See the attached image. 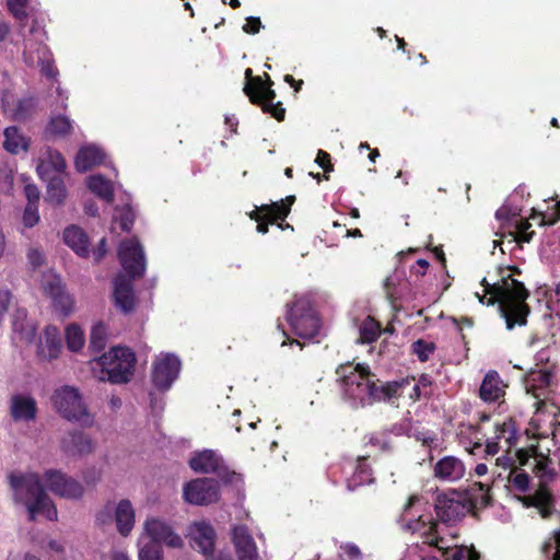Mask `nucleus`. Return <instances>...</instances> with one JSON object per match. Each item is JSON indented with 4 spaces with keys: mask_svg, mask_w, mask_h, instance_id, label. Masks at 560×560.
I'll list each match as a JSON object with an SVG mask.
<instances>
[{
    "mask_svg": "<svg viewBox=\"0 0 560 560\" xmlns=\"http://www.w3.org/2000/svg\"><path fill=\"white\" fill-rule=\"evenodd\" d=\"M540 553L545 560H560V526L545 537Z\"/></svg>",
    "mask_w": 560,
    "mask_h": 560,
    "instance_id": "38",
    "label": "nucleus"
},
{
    "mask_svg": "<svg viewBox=\"0 0 560 560\" xmlns=\"http://www.w3.org/2000/svg\"><path fill=\"white\" fill-rule=\"evenodd\" d=\"M182 362L173 353H160L152 363V383L161 392L168 390L179 376Z\"/></svg>",
    "mask_w": 560,
    "mask_h": 560,
    "instance_id": "12",
    "label": "nucleus"
},
{
    "mask_svg": "<svg viewBox=\"0 0 560 560\" xmlns=\"http://www.w3.org/2000/svg\"><path fill=\"white\" fill-rule=\"evenodd\" d=\"M337 374L342 378L341 386L345 398L354 407L371 405L380 400H390L395 393L398 390L404 393V389L408 388L404 385L380 383L361 364L341 366L337 370Z\"/></svg>",
    "mask_w": 560,
    "mask_h": 560,
    "instance_id": "5",
    "label": "nucleus"
},
{
    "mask_svg": "<svg viewBox=\"0 0 560 560\" xmlns=\"http://www.w3.org/2000/svg\"><path fill=\"white\" fill-rule=\"evenodd\" d=\"M245 75L248 79L244 91L253 104L261 106L265 113H269L277 120L284 118V108L281 103L275 104L276 93L271 89L272 81L266 75L267 81H262L260 77L252 78V70L246 69Z\"/></svg>",
    "mask_w": 560,
    "mask_h": 560,
    "instance_id": "9",
    "label": "nucleus"
},
{
    "mask_svg": "<svg viewBox=\"0 0 560 560\" xmlns=\"http://www.w3.org/2000/svg\"><path fill=\"white\" fill-rule=\"evenodd\" d=\"M261 28V22L259 18L249 16L246 19V23L243 25V31L248 34H256Z\"/></svg>",
    "mask_w": 560,
    "mask_h": 560,
    "instance_id": "58",
    "label": "nucleus"
},
{
    "mask_svg": "<svg viewBox=\"0 0 560 560\" xmlns=\"http://www.w3.org/2000/svg\"><path fill=\"white\" fill-rule=\"evenodd\" d=\"M11 339L15 347L23 348L30 346L35 340L37 326L36 323L27 317L25 308L15 307L11 314Z\"/></svg>",
    "mask_w": 560,
    "mask_h": 560,
    "instance_id": "16",
    "label": "nucleus"
},
{
    "mask_svg": "<svg viewBox=\"0 0 560 560\" xmlns=\"http://www.w3.org/2000/svg\"><path fill=\"white\" fill-rule=\"evenodd\" d=\"M71 129L72 121L63 115H57L51 117L47 127V131L50 135L59 137L68 135L71 131Z\"/></svg>",
    "mask_w": 560,
    "mask_h": 560,
    "instance_id": "46",
    "label": "nucleus"
},
{
    "mask_svg": "<svg viewBox=\"0 0 560 560\" xmlns=\"http://www.w3.org/2000/svg\"><path fill=\"white\" fill-rule=\"evenodd\" d=\"M289 213V206L283 203H272L271 206L256 207L255 210L249 212L250 219L255 220L257 231L261 234L268 232V224L278 220H284Z\"/></svg>",
    "mask_w": 560,
    "mask_h": 560,
    "instance_id": "23",
    "label": "nucleus"
},
{
    "mask_svg": "<svg viewBox=\"0 0 560 560\" xmlns=\"http://www.w3.org/2000/svg\"><path fill=\"white\" fill-rule=\"evenodd\" d=\"M495 466L502 467L504 470H508L509 472L511 471V469L517 468L515 466V460L509 455H504L497 458Z\"/></svg>",
    "mask_w": 560,
    "mask_h": 560,
    "instance_id": "61",
    "label": "nucleus"
},
{
    "mask_svg": "<svg viewBox=\"0 0 560 560\" xmlns=\"http://www.w3.org/2000/svg\"><path fill=\"white\" fill-rule=\"evenodd\" d=\"M61 451L68 456H85L94 452L95 441L80 431H72L60 442Z\"/></svg>",
    "mask_w": 560,
    "mask_h": 560,
    "instance_id": "22",
    "label": "nucleus"
},
{
    "mask_svg": "<svg viewBox=\"0 0 560 560\" xmlns=\"http://www.w3.org/2000/svg\"><path fill=\"white\" fill-rule=\"evenodd\" d=\"M3 149L11 154L25 153L30 148V138L15 126L3 130Z\"/></svg>",
    "mask_w": 560,
    "mask_h": 560,
    "instance_id": "34",
    "label": "nucleus"
},
{
    "mask_svg": "<svg viewBox=\"0 0 560 560\" xmlns=\"http://www.w3.org/2000/svg\"><path fill=\"white\" fill-rule=\"evenodd\" d=\"M115 520L118 533L121 536H128L136 521V513L131 502L127 499L120 500L118 503L108 502L97 513L96 521L106 525Z\"/></svg>",
    "mask_w": 560,
    "mask_h": 560,
    "instance_id": "11",
    "label": "nucleus"
},
{
    "mask_svg": "<svg viewBox=\"0 0 560 560\" xmlns=\"http://www.w3.org/2000/svg\"><path fill=\"white\" fill-rule=\"evenodd\" d=\"M434 509L441 522L455 523L470 511L471 504L465 495L452 492L439 495Z\"/></svg>",
    "mask_w": 560,
    "mask_h": 560,
    "instance_id": "14",
    "label": "nucleus"
},
{
    "mask_svg": "<svg viewBox=\"0 0 560 560\" xmlns=\"http://www.w3.org/2000/svg\"><path fill=\"white\" fill-rule=\"evenodd\" d=\"M556 211H555V217L552 219H548L546 220L545 218L542 219V223L544 224H555L558 220H560V201L556 203Z\"/></svg>",
    "mask_w": 560,
    "mask_h": 560,
    "instance_id": "63",
    "label": "nucleus"
},
{
    "mask_svg": "<svg viewBox=\"0 0 560 560\" xmlns=\"http://www.w3.org/2000/svg\"><path fill=\"white\" fill-rule=\"evenodd\" d=\"M381 334L380 324L372 318L366 316L359 326V341L362 343H371L377 339Z\"/></svg>",
    "mask_w": 560,
    "mask_h": 560,
    "instance_id": "39",
    "label": "nucleus"
},
{
    "mask_svg": "<svg viewBox=\"0 0 560 560\" xmlns=\"http://www.w3.org/2000/svg\"><path fill=\"white\" fill-rule=\"evenodd\" d=\"M108 336L107 327L103 323L93 325L90 336V345L95 351H101L106 345Z\"/></svg>",
    "mask_w": 560,
    "mask_h": 560,
    "instance_id": "47",
    "label": "nucleus"
},
{
    "mask_svg": "<svg viewBox=\"0 0 560 560\" xmlns=\"http://www.w3.org/2000/svg\"><path fill=\"white\" fill-rule=\"evenodd\" d=\"M432 548L423 544V541L421 544H412L407 548L401 560H439L429 552Z\"/></svg>",
    "mask_w": 560,
    "mask_h": 560,
    "instance_id": "43",
    "label": "nucleus"
},
{
    "mask_svg": "<svg viewBox=\"0 0 560 560\" xmlns=\"http://www.w3.org/2000/svg\"><path fill=\"white\" fill-rule=\"evenodd\" d=\"M187 537L192 548L205 557L211 556L214 549L215 533L209 523L205 521L194 522L188 528Z\"/></svg>",
    "mask_w": 560,
    "mask_h": 560,
    "instance_id": "18",
    "label": "nucleus"
},
{
    "mask_svg": "<svg viewBox=\"0 0 560 560\" xmlns=\"http://www.w3.org/2000/svg\"><path fill=\"white\" fill-rule=\"evenodd\" d=\"M190 468L200 474L218 471L222 466V458L211 450L195 454L189 460Z\"/></svg>",
    "mask_w": 560,
    "mask_h": 560,
    "instance_id": "33",
    "label": "nucleus"
},
{
    "mask_svg": "<svg viewBox=\"0 0 560 560\" xmlns=\"http://www.w3.org/2000/svg\"><path fill=\"white\" fill-rule=\"evenodd\" d=\"M140 537H145V541L158 546L164 544L171 548H182L184 545L182 537L174 532L172 526L158 517L145 520Z\"/></svg>",
    "mask_w": 560,
    "mask_h": 560,
    "instance_id": "15",
    "label": "nucleus"
},
{
    "mask_svg": "<svg viewBox=\"0 0 560 560\" xmlns=\"http://www.w3.org/2000/svg\"><path fill=\"white\" fill-rule=\"evenodd\" d=\"M51 402L56 411L69 421L80 422L82 424H91L93 418L88 411L86 405L78 388L63 385L56 388Z\"/></svg>",
    "mask_w": 560,
    "mask_h": 560,
    "instance_id": "8",
    "label": "nucleus"
},
{
    "mask_svg": "<svg viewBox=\"0 0 560 560\" xmlns=\"http://www.w3.org/2000/svg\"><path fill=\"white\" fill-rule=\"evenodd\" d=\"M13 294L7 287L0 285V322L13 304Z\"/></svg>",
    "mask_w": 560,
    "mask_h": 560,
    "instance_id": "56",
    "label": "nucleus"
},
{
    "mask_svg": "<svg viewBox=\"0 0 560 560\" xmlns=\"http://www.w3.org/2000/svg\"><path fill=\"white\" fill-rule=\"evenodd\" d=\"M24 195L27 199V203L38 205L40 192L36 185L26 183L24 186Z\"/></svg>",
    "mask_w": 560,
    "mask_h": 560,
    "instance_id": "57",
    "label": "nucleus"
},
{
    "mask_svg": "<svg viewBox=\"0 0 560 560\" xmlns=\"http://www.w3.org/2000/svg\"><path fill=\"white\" fill-rule=\"evenodd\" d=\"M10 411L15 421H32L36 417V401L28 394H16L11 398Z\"/></svg>",
    "mask_w": 560,
    "mask_h": 560,
    "instance_id": "28",
    "label": "nucleus"
},
{
    "mask_svg": "<svg viewBox=\"0 0 560 560\" xmlns=\"http://www.w3.org/2000/svg\"><path fill=\"white\" fill-rule=\"evenodd\" d=\"M9 480L15 500L26 506L30 520L38 515L57 520V509L44 488L65 499H80L84 492L79 481L56 469L46 470L43 479L35 472H14Z\"/></svg>",
    "mask_w": 560,
    "mask_h": 560,
    "instance_id": "1",
    "label": "nucleus"
},
{
    "mask_svg": "<svg viewBox=\"0 0 560 560\" xmlns=\"http://www.w3.org/2000/svg\"><path fill=\"white\" fill-rule=\"evenodd\" d=\"M315 162L325 171V172H330L332 171V165L330 164V155L323 151V150H319L317 152V156H316V160Z\"/></svg>",
    "mask_w": 560,
    "mask_h": 560,
    "instance_id": "59",
    "label": "nucleus"
},
{
    "mask_svg": "<svg viewBox=\"0 0 560 560\" xmlns=\"http://www.w3.org/2000/svg\"><path fill=\"white\" fill-rule=\"evenodd\" d=\"M38 205L27 203L22 215V223L25 228L32 229L39 222Z\"/></svg>",
    "mask_w": 560,
    "mask_h": 560,
    "instance_id": "52",
    "label": "nucleus"
},
{
    "mask_svg": "<svg viewBox=\"0 0 560 560\" xmlns=\"http://www.w3.org/2000/svg\"><path fill=\"white\" fill-rule=\"evenodd\" d=\"M86 186L98 198L109 202L113 199L114 184L101 174H93L86 178Z\"/></svg>",
    "mask_w": 560,
    "mask_h": 560,
    "instance_id": "36",
    "label": "nucleus"
},
{
    "mask_svg": "<svg viewBox=\"0 0 560 560\" xmlns=\"http://www.w3.org/2000/svg\"><path fill=\"white\" fill-rule=\"evenodd\" d=\"M33 38L25 39L23 59L26 66L39 67L43 74L55 78L57 70L52 65L51 54L45 45L46 33L43 30H32Z\"/></svg>",
    "mask_w": 560,
    "mask_h": 560,
    "instance_id": "10",
    "label": "nucleus"
},
{
    "mask_svg": "<svg viewBox=\"0 0 560 560\" xmlns=\"http://www.w3.org/2000/svg\"><path fill=\"white\" fill-rule=\"evenodd\" d=\"M534 462V471L540 479L547 481L552 478L553 469L550 467V460L547 457L536 456Z\"/></svg>",
    "mask_w": 560,
    "mask_h": 560,
    "instance_id": "50",
    "label": "nucleus"
},
{
    "mask_svg": "<svg viewBox=\"0 0 560 560\" xmlns=\"http://www.w3.org/2000/svg\"><path fill=\"white\" fill-rule=\"evenodd\" d=\"M411 430V424L409 420H404L400 423H396L392 427L390 432L395 435H409Z\"/></svg>",
    "mask_w": 560,
    "mask_h": 560,
    "instance_id": "60",
    "label": "nucleus"
},
{
    "mask_svg": "<svg viewBox=\"0 0 560 560\" xmlns=\"http://www.w3.org/2000/svg\"><path fill=\"white\" fill-rule=\"evenodd\" d=\"M1 102L4 114L14 120L25 119L34 107L32 98H19L10 92L2 95Z\"/></svg>",
    "mask_w": 560,
    "mask_h": 560,
    "instance_id": "29",
    "label": "nucleus"
},
{
    "mask_svg": "<svg viewBox=\"0 0 560 560\" xmlns=\"http://www.w3.org/2000/svg\"><path fill=\"white\" fill-rule=\"evenodd\" d=\"M40 288L49 298H52L65 290L60 277L51 270L42 276Z\"/></svg>",
    "mask_w": 560,
    "mask_h": 560,
    "instance_id": "41",
    "label": "nucleus"
},
{
    "mask_svg": "<svg viewBox=\"0 0 560 560\" xmlns=\"http://www.w3.org/2000/svg\"><path fill=\"white\" fill-rule=\"evenodd\" d=\"M61 349L59 329L54 325L46 326L37 343V355L43 360H54L59 357Z\"/></svg>",
    "mask_w": 560,
    "mask_h": 560,
    "instance_id": "24",
    "label": "nucleus"
},
{
    "mask_svg": "<svg viewBox=\"0 0 560 560\" xmlns=\"http://www.w3.org/2000/svg\"><path fill=\"white\" fill-rule=\"evenodd\" d=\"M345 472L350 475L347 478V487L354 490L362 485H369L373 481L372 470L365 457H359L354 462H348L345 466Z\"/></svg>",
    "mask_w": 560,
    "mask_h": 560,
    "instance_id": "25",
    "label": "nucleus"
},
{
    "mask_svg": "<svg viewBox=\"0 0 560 560\" xmlns=\"http://www.w3.org/2000/svg\"><path fill=\"white\" fill-rule=\"evenodd\" d=\"M8 8L13 16L22 20L27 15V9L32 5L33 0H7Z\"/></svg>",
    "mask_w": 560,
    "mask_h": 560,
    "instance_id": "53",
    "label": "nucleus"
},
{
    "mask_svg": "<svg viewBox=\"0 0 560 560\" xmlns=\"http://www.w3.org/2000/svg\"><path fill=\"white\" fill-rule=\"evenodd\" d=\"M26 258L28 265L33 268H39L45 264V254L39 247L32 246L27 249Z\"/></svg>",
    "mask_w": 560,
    "mask_h": 560,
    "instance_id": "55",
    "label": "nucleus"
},
{
    "mask_svg": "<svg viewBox=\"0 0 560 560\" xmlns=\"http://www.w3.org/2000/svg\"><path fill=\"white\" fill-rule=\"evenodd\" d=\"M287 320L299 338L319 341L324 336L322 320L308 298H298L288 310Z\"/></svg>",
    "mask_w": 560,
    "mask_h": 560,
    "instance_id": "7",
    "label": "nucleus"
},
{
    "mask_svg": "<svg viewBox=\"0 0 560 560\" xmlns=\"http://www.w3.org/2000/svg\"><path fill=\"white\" fill-rule=\"evenodd\" d=\"M387 385H404L408 386L407 389H404L405 392L401 393L398 390L393 395V397L396 396H408L411 400H417L422 395V389L420 388V384H416L415 378L412 380H402L401 382H395V383H387Z\"/></svg>",
    "mask_w": 560,
    "mask_h": 560,
    "instance_id": "48",
    "label": "nucleus"
},
{
    "mask_svg": "<svg viewBox=\"0 0 560 560\" xmlns=\"http://www.w3.org/2000/svg\"><path fill=\"white\" fill-rule=\"evenodd\" d=\"M62 238L66 245L69 246L78 256H89L90 240L80 226L70 225L66 228L62 233Z\"/></svg>",
    "mask_w": 560,
    "mask_h": 560,
    "instance_id": "32",
    "label": "nucleus"
},
{
    "mask_svg": "<svg viewBox=\"0 0 560 560\" xmlns=\"http://www.w3.org/2000/svg\"><path fill=\"white\" fill-rule=\"evenodd\" d=\"M139 560H162L160 546L145 541V537H139Z\"/></svg>",
    "mask_w": 560,
    "mask_h": 560,
    "instance_id": "45",
    "label": "nucleus"
},
{
    "mask_svg": "<svg viewBox=\"0 0 560 560\" xmlns=\"http://www.w3.org/2000/svg\"><path fill=\"white\" fill-rule=\"evenodd\" d=\"M44 180L47 182L45 200L55 206L62 205L68 195L62 176H57Z\"/></svg>",
    "mask_w": 560,
    "mask_h": 560,
    "instance_id": "37",
    "label": "nucleus"
},
{
    "mask_svg": "<svg viewBox=\"0 0 560 560\" xmlns=\"http://www.w3.org/2000/svg\"><path fill=\"white\" fill-rule=\"evenodd\" d=\"M66 167L67 164L61 153L51 148H46L38 158L36 172L42 179H48L62 176Z\"/></svg>",
    "mask_w": 560,
    "mask_h": 560,
    "instance_id": "20",
    "label": "nucleus"
},
{
    "mask_svg": "<svg viewBox=\"0 0 560 560\" xmlns=\"http://www.w3.org/2000/svg\"><path fill=\"white\" fill-rule=\"evenodd\" d=\"M118 258L126 275L114 278L112 299L119 312L129 314L137 304L132 281L141 278L147 268L144 250L137 238H130L120 243Z\"/></svg>",
    "mask_w": 560,
    "mask_h": 560,
    "instance_id": "4",
    "label": "nucleus"
},
{
    "mask_svg": "<svg viewBox=\"0 0 560 560\" xmlns=\"http://www.w3.org/2000/svg\"><path fill=\"white\" fill-rule=\"evenodd\" d=\"M219 497L220 488L214 479L197 478L183 487V498L189 504L208 505L217 502Z\"/></svg>",
    "mask_w": 560,
    "mask_h": 560,
    "instance_id": "13",
    "label": "nucleus"
},
{
    "mask_svg": "<svg viewBox=\"0 0 560 560\" xmlns=\"http://www.w3.org/2000/svg\"><path fill=\"white\" fill-rule=\"evenodd\" d=\"M481 285L482 292H476L475 296L482 304H499V312L505 322L506 329L512 330L516 325L526 324L529 314V307L526 304L528 291L522 282L509 276L493 284L482 279Z\"/></svg>",
    "mask_w": 560,
    "mask_h": 560,
    "instance_id": "3",
    "label": "nucleus"
},
{
    "mask_svg": "<svg viewBox=\"0 0 560 560\" xmlns=\"http://www.w3.org/2000/svg\"><path fill=\"white\" fill-rule=\"evenodd\" d=\"M506 384L498 372L489 371L480 385L479 397L486 402L500 401L505 395Z\"/></svg>",
    "mask_w": 560,
    "mask_h": 560,
    "instance_id": "27",
    "label": "nucleus"
},
{
    "mask_svg": "<svg viewBox=\"0 0 560 560\" xmlns=\"http://www.w3.org/2000/svg\"><path fill=\"white\" fill-rule=\"evenodd\" d=\"M434 350L435 345L432 341L419 339L412 343V351L421 362L428 361Z\"/></svg>",
    "mask_w": 560,
    "mask_h": 560,
    "instance_id": "49",
    "label": "nucleus"
},
{
    "mask_svg": "<svg viewBox=\"0 0 560 560\" xmlns=\"http://www.w3.org/2000/svg\"><path fill=\"white\" fill-rule=\"evenodd\" d=\"M434 477L440 480L454 482L465 476L464 463L455 456H444L434 465Z\"/></svg>",
    "mask_w": 560,
    "mask_h": 560,
    "instance_id": "26",
    "label": "nucleus"
},
{
    "mask_svg": "<svg viewBox=\"0 0 560 560\" xmlns=\"http://www.w3.org/2000/svg\"><path fill=\"white\" fill-rule=\"evenodd\" d=\"M517 500L524 508H533L542 518H549L555 513V500L549 489L541 485L533 494L520 495Z\"/></svg>",
    "mask_w": 560,
    "mask_h": 560,
    "instance_id": "21",
    "label": "nucleus"
},
{
    "mask_svg": "<svg viewBox=\"0 0 560 560\" xmlns=\"http://www.w3.org/2000/svg\"><path fill=\"white\" fill-rule=\"evenodd\" d=\"M121 405H122V401L118 396L112 395L108 398V407L110 408V410L116 411L121 407Z\"/></svg>",
    "mask_w": 560,
    "mask_h": 560,
    "instance_id": "62",
    "label": "nucleus"
},
{
    "mask_svg": "<svg viewBox=\"0 0 560 560\" xmlns=\"http://www.w3.org/2000/svg\"><path fill=\"white\" fill-rule=\"evenodd\" d=\"M110 560H131L129 555L121 550H116L112 553Z\"/></svg>",
    "mask_w": 560,
    "mask_h": 560,
    "instance_id": "64",
    "label": "nucleus"
},
{
    "mask_svg": "<svg viewBox=\"0 0 560 560\" xmlns=\"http://www.w3.org/2000/svg\"><path fill=\"white\" fill-rule=\"evenodd\" d=\"M50 299L55 311L62 317H68L73 312L74 301L65 290Z\"/></svg>",
    "mask_w": 560,
    "mask_h": 560,
    "instance_id": "44",
    "label": "nucleus"
},
{
    "mask_svg": "<svg viewBox=\"0 0 560 560\" xmlns=\"http://www.w3.org/2000/svg\"><path fill=\"white\" fill-rule=\"evenodd\" d=\"M67 347L72 352L80 351L85 343L84 332L78 324H69L65 329Z\"/></svg>",
    "mask_w": 560,
    "mask_h": 560,
    "instance_id": "40",
    "label": "nucleus"
},
{
    "mask_svg": "<svg viewBox=\"0 0 560 560\" xmlns=\"http://www.w3.org/2000/svg\"><path fill=\"white\" fill-rule=\"evenodd\" d=\"M106 153L104 150L93 143L82 145L75 156L74 165L77 171L86 172L88 170L104 162Z\"/></svg>",
    "mask_w": 560,
    "mask_h": 560,
    "instance_id": "30",
    "label": "nucleus"
},
{
    "mask_svg": "<svg viewBox=\"0 0 560 560\" xmlns=\"http://www.w3.org/2000/svg\"><path fill=\"white\" fill-rule=\"evenodd\" d=\"M232 542L238 560H258L257 545L245 525H236L232 528Z\"/></svg>",
    "mask_w": 560,
    "mask_h": 560,
    "instance_id": "19",
    "label": "nucleus"
},
{
    "mask_svg": "<svg viewBox=\"0 0 560 560\" xmlns=\"http://www.w3.org/2000/svg\"><path fill=\"white\" fill-rule=\"evenodd\" d=\"M431 508L423 497L411 495L400 514V526L412 534H419L423 544L441 551L445 560H479L472 547L451 546L440 536V526L433 520Z\"/></svg>",
    "mask_w": 560,
    "mask_h": 560,
    "instance_id": "2",
    "label": "nucleus"
},
{
    "mask_svg": "<svg viewBox=\"0 0 560 560\" xmlns=\"http://www.w3.org/2000/svg\"><path fill=\"white\" fill-rule=\"evenodd\" d=\"M114 220L120 222L121 230L129 231L133 224L135 213L129 206L122 209H116Z\"/></svg>",
    "mask_w": 560,
    "mask_h": 560,
    "instance_id": "54",
    "label": "nucleus"
},
{
    "mask_svg": "<svg viewBox=\"0 0 560 560\" xmlns=\"http://www.w3.org/2000/svg\"><path fill=\"white\" fill-rule=\"evenodd\" d=\"M480 427L477 428L471 424L460 427L458 436L460 438L462 444L469 453H475L477 448L482 446L486 433H482Z\"/></svg>",
    "mask_w": 560,
    "mask_h": 560,
    "instance_id": "35",
    "label": "nucleus"
},
{
    "mask_svg": "<svg viewBox=\"0 0 560 560\" xmlns=\"http://www.w3.org/2000/svg\"><path fill=\"white\" fill-rule=\"evenodd\" d=\"M339 560H369L360 548L353 542H345L340 546Z\"/></svg>",
    "mask_w": 560,
    "mask_h": 560,
    "instance_id": "51",
    "label": "nucleus"
},
{
    "mask_svg": "<svg viewBox=\"0 0 560 560\" xmlns=\"http://www.w3.org/2000/svg\"><path fill=\"white\" fill-rule=\"evenodd\" d=\"M508 481L514 491L525 493L529 489V476L520 467L511 469Z\"/></svg>",
    "mask_w": 560,
    "mask_h": 560,
    "instance_id": "42",
    "label": "nucleus"
},
{
    "mask_svg": "<svg viewBox=\"0 0 560 560\" xmlns=\"http://www.w3.org/2000/svg\"><path fill=\"white\" fill-rule=\"evenodd\" d=\"M495 217L498 220L509 223L514 231L510 232L515 242H529L532 238V233H528L527 230L530 228V224L527 221L517 218L516 213L510 214V210L508 207H501Z\"/></svg>",
    "mask_w": 560,
    "mask_h": 560,
    "instance_id": "31",
    "label": "nucleus"
},
{
    "mask_svg": "<svg viewBox=\"0 0 560 560\" xmlns=\"http://www.w3.org/2000/svg\"><path fill=\"white\" fill-rule=\"evenodd\" d=\"M517 435L514 422L509 419L503 422H495L492 428V435L485 440V452L487 455H495L501 448L509 450L516 443Z\"/></svg>",
    "mask_w": 560,
    "mask_h": 560,
    "instance_id": "17",
    "label": "nucleus"
},
{
    "mask_svg": "<svg viewBox=\"0 0 560 560\" xmlns=\"http://www.w3.org/2000/svg\"><path fill=\"white\" fill-rule=\"evenodd\" d=\"M136 363L135 352L122 346L113 347L90 362L91 372L96 380L117 385L131 381Z\"/></svg>",
    "mask_w": 560,
    "mask_h": 560,
    "instance_id": "6",
    "label": "nucleus"
}]
</instances>
